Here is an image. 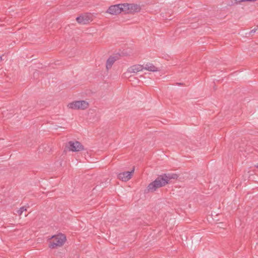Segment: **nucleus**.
I'll return each mask as SVG.
<instances>
[{
	"instance_id": "nucleus-7",
	"label": "nucleus",
	"mask_w": 258,
	"mask_h": 258,
	"mask_svg": "<svg viewBox=\"0 0 258 258\" xmlns=\"http://www.w3.org/2000/svg\"><path fill=\"white\" fill-rule=\"evenodd\" d=\"M106 12L114 15H117L121 13L119 4L110 6Z\"/></svg>"
},
{
	"instance_id": "nucleus-2",
	"label": "nucleus",
	"mask_w": 258,
	"mask_h": 258,
	"mask_svg": "<svg viewBox=\"0 0 258 258\" xmlns=\"http://www.w3.org/2000/svg\"><path fill=\"white\" fill-rule=\"evenodd\" d=\"M66 240V237L64 234H59L52 236V240L49 242V247L50 248H56L63 245Z\"/></svg>"
},
{
	"instance_id": "nucleus-11",
	"label": "nucleus",
	"mask_w": 258,
	"mask_h": 258,
	"mask_svg": "<svg viewBox=\"0 0 258 258\" xmlns=\"http://www.w3.org/2000/svg\"><path fill=\"white\" fill-rule=\"evenodd\" d=\"M119 6L121 13L123 12L124 14L130 13L129 4H120Z\"/></svg>"
},
{
	"instance_id": "nucleus-13",
	"label": "nucleus",
	"mask_w": 258,
	"mask_h": 258,
	"mask_svg": "<svg viewBox=\"0 0 258 258\" xmlns=\"http://www.w3.org/2000/svg\"><path fill=\"white\" fill-rule=\"evenodd\" d=\"M27 211V207L26 206L22 207L17 211L19 215L21 216L24 211Z\"/></svg>"
},
{
	"instance_id": "nucleus-6",
	"label": "nucleus",
	"mask_w": 258,
	"mask_h": 258,
	"mask_svg": "<svg viewBox=\"0 0 258 258\" xmlns=\"http://www.w3.org/2000/svg\"><path fill=\"white\" fill-rule=\"evenodd\" d=\"M92 20V16L89 14H85L77 17L76 21L79 24H86Z\"/></svg>"
},
{
	"instance_id": "nucleus-10",
	"label": "nucleus",
	"mask_w": 258,
	"mask_h": 258,
	"mask_svg": "<svg viewBox=\"0 0 258 258\" xmlns=\"http://www.w3.org/2000/svg\"><path fill=\"white\" fill-rule=\"evenodd\" d=\"M143 66L144 69L148 70L149 71L157 72L159 71L157 67H156L152 63H147L146 64H144Z\"/></svg>"
},
{
	"instance_id": "nucleus-1",
	"label": "nucleus",
	"mask_w": 258,
	"mask_h": 258,
	"mask_svg": "<svg viewBox=\"0 0 258 258\" xmlns=\"http://www.w3.org/2000/svg\"><path fill=\"white\" fill-rule=\"evenodd\" d=\"M178 177V175L174 173H165L159 175L154 181L151 182L148 185L146 190H147V192H154L158 188L163 187L169 183L170 179H176Z\"/></svg>"
},
{
	"instance_id": "nucleus-15",
	"label": "nucleus",
	"mask_w": 258,
	"mask_h": 258,
	"mask_svg": "<svg viewBox=\"0 0 258 258\" xmlns=\"http://www.w3.org/2000/svg\"><path fill=\"white\" fill-rule=\"evenodd\" d=\"M256 30H257V29H255V28H254V29H253L251 30L250 31V33L251 34V33H255V32H256Z\"/></svg>"
},
{
	"instance_id": "nucleus-5",
	"label": "nucleus",
	"mask_w": 258,
	"mask_h": 258,
	"mask_svg": "<svg viewBox=\"0 0 258 258\" xmlns=\"http://www.w3.org/2000/svg\"><path fill=\"white\" fill-rule=\"evenodd\" d=\"M135 167L131 171L123 172L119 173L117 175L118 178L123 181H127L129 180L132 177L133 173L134 172Z\"/></svg>"
},
{
	"instance_id": "nucleus-16",
	"label": "nucleus",
	"mask_w": 258,
	"mask_h": 258,
	"mask_svg": "<svg viewBox=\"0 0 258 258\" xmlns=\"http://www.w3.org/2000/svg\"><path fill=\"white\" fill-rule=\"evenodd\" d=\"M256 0H245V2H255Z\"/></svg>"
},
{
	"instance_id": "nucleus-17",
	"label": "nucleus",
	"mask_w": 258,
	"mask_h": 258,
	"mask_svg": "<svg viewBox=\"0 0 258 258\" xmlns=\"http://www.w3.org/2000/svg\"><path fill=\"white\" fill-rule=\"evenodd\" d=\"M256 168H258V163H257V165L256 166H255Z\"/></svg>"
},
{
	"instance_id": "nucleus-3",
	"label": "nucleus",
	"mask_w": 258,
	"mask_h": 258,
	"mask_svg": "<svg viewBox=\"0 0 258 258\" xmlns=\"http://www.w3.org/2000/svg\"><path fill=\"white\" fill-rule=\"evenodd\" d=\"M68 106L73 109L84 110L89 107V103L85 100L74 101L70 103Z\"/></svg>"
},
{
	"instance_id": "nucleus-4",
	"label": "nucleus",
	"mask_w": 258,
	"mask_h": 258,
	"mask_svg": "<svg viewBox=\"0 0 258 258\" xmlns=\"http://www.w3.org/2000/svg\"><path fill=\"white\" fill-rule=\"evenodd\" d=\"M68 148L73 152H79L84 150L83 145L78 141H70L68 143Z\"/></svg>"
},
{
	"instance_id": "nucleus-12",
	"label": "nucleus",
	"mask_w": 258,
	"mask_h": 258,
	"mask_svg": "<svg viewBox=\"0 0 258 258\" xmlns=\"http://www.w3.org/2000/svg\"><path fill=\"white\" fill-rule=\"evenodd\" d=\"M130 13L138 12L140 10V7L137 4H129Z\"/></svg>"
},
{
	"instance_id": "nucleus-8",
	"label": "nucleus",
	"mask_w": 258,
	"mask_h": 258,
	"mask_svg": "<svg viewBox=\"0 0 258 258\" xmlns=\"http://www.w3.org/2000/svg\"><path fill=\"white\" fill-rule=\"evenodd\" d=\"M144 69V66L137 64L134 65L128 68V71L130 73H137Z\"/></svg>"
},
{
	"instance_id": "nucleus-14",
	"label": "nucleus",
	"mask_w": 258,
	"mask_h": 258,
	"mask_svg": "<svg viewBox=\"0 0 258 258\" xmlns=\"http://www.w3.org/2000/svg\"><path fill=\"white\" fill-rule=\"evenodd\" d=\"M236 3H239L240 2H245V0H235Z\"/></svg>"
},
{
	"instance_id": "nucleus-9",
	"label": "nucleus",
	"mask_w": 258,
	"mask_h": 258,
	"mask_svg": "<svg viewBox=\"0 0 258 258\" xmlns=\"http://www.w3.org/2000/svg\"><path fill=\"white\" fill-rule=\"evenodd\" d=\"M117 56H110L106 61V68L107 70L110 69L114 62L117 60Z\"/></svg>"
}]
</instances>
